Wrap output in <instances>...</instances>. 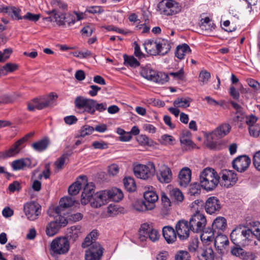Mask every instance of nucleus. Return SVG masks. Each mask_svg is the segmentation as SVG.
Instances as JSON below:
<instances>
[{
  "label": "nucleus",
  "mask_w": 260,
  "mask_h": 260,
  "mask_svg": "<svg viewBox=\"0 0 260 260\" xmlns=\"http://www.w3.org/2000/svg\"><path fill=\"white\" fill-rule=\"evenodd\" d=\"M220 176L212 168H206L200 175V182L203 188L210 191L214 189L219 183Z\"/></svg>",
  "instance_id": "obj_1"
},
{
  "label": "nucleus",
  "mask_w": 260,
  "mask_h": 260,
  "mask_svg": "<svg viewBox=\"0 0 260 260\" xmlns=\"http://www.w3.org/2000/svg\"><path fill=\"white\" fill-rule=\"evenodd\" d=\"M231 129V126L228 123H222L218 126L212 133L211 138L213 139L214 137H217L221 138L228 135Z\"/></svg>",
  "instance_id": "obj_21"
},
{
  "label": "nucleus",
  "mask_w": 260,
  "mask_h": 260,
  "mask_svg": "<svg viewBox=\"0 0 260 260\" xmlns=\"http://www.w3.org/2000/svg\"><path fill=\"white\" fill-rule=\"evenodd\" d=\"M171 49V45L168 41L165 39H158V53L157 54L164 55L166 54Z\"/></svg>",
  "instance_id": "obj_29"
},
{
  "label": "nucleus",
  "mask_w": 260,
  "mask_h": 260,
  "mask_svg": "<svg viewBox=\"0 0 260 260\" xmlns=\"http://www.w3.org/2000/svg\"><path fill=\"white\" fill-rule=\"evenodd\" d=\"M87 99H88L82 96L76 97L74 102L75 108L78 109L79 111H81V110H83V108H84V105Z\"/></svg>",
  "instance_id": "obj_49"
},
{
  "label": "nucleus",
  "mask_w": 260,
  "mask_h": 260,
  "mask_svg": "<svg viewBox=\"0 0 260 260\" xmlns=\"http://www.w3.org/2000/svg\"><path fill=\"white\" fill-rule=\"evenodd\" d=\"M75 200L74 198L70 197L62 198L59 201V206L55 208V211L56 213H61L62 208H67L72 206Z\"/></svg>",
  "instance_id": "obj_28"
},
{
  "label": "nucleus",
  "mask_w": 260,
  "mask_h": 260,
  "mask_svg": "<svg viewBox=\"0 0 260 260\" xmlns=\"http://www.w3.org/2000/svg\"><path fill=\"white\" fill-rule=\"evenodd\" d=\"M18 69V66L15 63H7L3 66L2 72L4 75H7L9 73H12Z\"/></svg>",
  "instance_id": "obj_48"
},
{
  "label": "nucleus",
  "mask_w": 260,
  "mask_h": 260,
  "mask_svg": "<svg viewBox=\"0 0 260 260\" xmlns=\"http://www.w3.org/2000/svg\"><path fill=\"white\" fill-rule=\"evenodd\" d=\"M191 52V49L186 44L179 45L176 48L175 56L179 59H182L184 56Z\"/></svg>",
  "instance_id": "obj_32"
},
{
  "label": "nucleus",
  "mask_w": 260,
  "mask_h": 260,
  "mask_svg": "<svg viewBox=\"0 0 260 260\" xmlns=\"http://www.w3.org/2000/svg\"><path fill=\"white\" fill-rule=\"evenodd\" d=\"M219 183L228 188L234 185L238 180L237 174L232 170H224L219 173Z\"/></svg>",
  "instance_id": "obj_9"
},
{
  "label": "nucleus",
  "mask_w": 260,
  "mask_h": 260,
  "mask_svg": "<svg viewBox=\"0 0 260 260\" xmlns=\"http://www.w3.org/2000/svg\"><path fill=\"white\" fill-rule=\"evenodd\" d=\"M158 8L161 14L170 16L179 13L181 7L178 3L174 0H164L158 5Z\"/></svg>",
  "instance_id": "obj_4"
},
{
  "label": "nucleus",
  "mask_w": 260,
  "mask_h": 260,
  "mask_svg": "<svg viewBox=\"0 0 260 260\" xmlns=\"http://www.w3.org/2000/svg\"><path fill=\"white\" fill-rule=\"evenodd\" d=\"M156 175L158 181L162 183H168L172 179V171L166 165H162L160 167Z\"/></svg>",
  "instance_id": "obj_16"
},
{
  "label": "nucleus",
  "mask_w": 260,
  "mask_h": 260,
  "mask_svg": "<svg viewBox=\"0 0 260 260\" xmlns=\"http://www.w3.org/2000/svg\"><path fill=\"white\" fill-rule=\"evenodd\" d=\"M199 260H213L214 253L211 247H206L203 249L202 253L199 255Z\"/></svg>",
  "instance_id": "obj_37"
},
{
  "label": "nucleus",
  "mask_w": 260,
  "mask_h": 260,
  "mask_svg": "<svg viewBox=\"0 0 260 260\" xmlns=\"http://www.w3.org/2000/svg\"><path fill=\"white\" fill-rule=\"evenodd\" d=\"M191 177V171L188 167L181 170L178 175V182L180 186L186 187L190 183Z\"/></svg>",
  "instance_id": "obj_17"
},
{
  "label": "nucleus",
  "mask_w": 260,
  "mask_h": 260,
  "mask_svg": "<svg viewBox=\"0 0 260 260\" xmlns=\"http://www.w3.org/2000/svg\"><path fill=\"white\" fill-rule=\"evenodd\" d=\"M107 194V200L115 202L120 201L123 197L122 191L119 188H113L110 190H105Z\"/></svg>",
  "instance_id": "obj_22"
},
{
  "label": "nucleus",
  "mask_w": 260,
  "mask_h": 260,
  "mask_svg": "<svg viewBox=\"0 0 260 260\" xmlns=\"http://www.w3.org/2000/svg\"><path fill=\"white\" fill-rule=\"evenodd\" d=\"M81 178H84L82 180V182H80V181H77L74 183L72 184L68 189L69 193L72 196L77 195L80 190L81 189L82 186L84 185L86 183V180L85 179V177H81Z\"/></svg>",
  "instance_id": "obj_30"
},
{
  "label": "nucleus",
  "mask_w": 260,
  "mask_h": 260,
  "mask_svg": "<svg viewBox=\"0 0 260 260\" xmlns=\"http://www.w3.org/2000/svg\"><path fill=\"white\" fill-rule=\"evenodd\" d=\"M253 164L255 168L260 171V151L255 153L253 157Z\"/></svg>",
  "instance_id": "obj_63"
},
{
  "label": "nucleus",
  "mask_w": 260,
  "mask_h": 260,
  "mask_svg": "<svg viewBox=\"0 0 260 260\" xmlns=\"http://www.w3.org/2000/svg\"><path fill=\"white\" fill-rule=\"evenodd\" d=\"M49 140L48 138H44L32 144V148L37 152H42L47 149L49 144Z\"/></svg>",
  "instance_id": "obj_31"
},
{
  "label": "nucleus",
  "mask_w": 260,
  "mask_h": 260,
  "mask_svg": "<svg viewBox=\"0 0 260 260\" xmlns=\"http://www.w3.org/2000/svg\"><path fill=\"white\" fill-rule=\"evenodd\" d=\"M250 229L252 234V238L255 236L258 240L260 241V222H252Z\"/></svg>",
  "instance_id": "obj_46"
},
{
  "label": "nucleus",
  "mask_w": 260,
  "mask_h": 260,
  "mask_svg": "<svg viewBox=\"0 0 260 260\" xmlns=\"http://www.w3.org/2000/svg\"><path fill=\"white\" fill-rule=\"evenodd\" d=\"M57 215L55 217V220L54 222H56L59 227L60 228L62 226H65L67 223L68 221L67 219L60 215V213H56Z\"/></svg>",
  "instance_id": "obj_57"
},
{
  "label": "nucleus",
  "mask_w": 260,
  "mask_h": 260,
  "mask_svg": "<svg viewBox=\"0 0 260 260\" xmlns=\"http://www.w3.org/2000/svg\"><path fill=\"white\" fill-rule=\"evenodd\" d=\"M22 145L21 143H18V140L11 148L4 152L3 156L5 157H8L13 156L18 154L23 147V146H22Z\"/></svg>",
  "instance_id": "obj_34"
},
{
  "label": "nucleus",
  "mask_w": 260,
  "mask_h": 260,
  "mask_svg": "<svg viewBox=\"0 0 260 260\" xmlns=\"http://www.w3.org/2000/svg\"><path fill=\"white\" fill-rule=\"evenodd\" d=\"M226 220L223 217H217L212 224V229L217 233L223 232L226 228Z\"/></svg>",
  "instance_id": "obj_24"
},
{
  "label": "nucleus",
  "mask_w": 260,
  "mask_h": 260,
  "mask_svg": "<svg viewBox=\"0 0 260 260\" xmlns=\"http://www.w3.org/2000/svg\"><path fill=\"white\" fill-rule=\"evenodd\" d=\"M249 132L251 136L257 137L260 133V126L257 124L251 126L249 127Z\"/></svg>",
  "instance_id": "obj_59"
},
{
  "label": "nucleus",
  "mask_w": 260,
  "mask_h": 260,
  "mask_svg": "<svg viewBox=\"0 0 260 260\" xmlns=\"http://www.w3.org/2000/svg\"><path fill=\"white\" fill-rule=\"evenodd\" d=\"M251 164L250 158L246 155H241L233 160L232 166L238 172L245 171Z\"/></svg>",
  "instance_id": "obj_12"
},
{
  "label": "nucleus",
  "mask_w": 260,
  "mask_h": 260,
  "mask_svg": "<svg viewBox=\"0 0 260 260\" xmlns=\"http://www.w3.org/2000/svg\"><path fill=\"white\" fill-rule=\"evenodd\" d=\"M81 226L80 225H74L68 229L67 237L68 239L75 242L82 235Z\"/></svg>",
  "instance_id": "obj_25"
},
{
  "label": "nucleus",
  "mask_w": 260,
  "mask_h": 260,
  "mask_svg": "<svg viewBox=\"0 0 260 260\" xmlns=\"http://www.w3.org/2000/svg\"><path fill=\"white\" fill-rule=\"evenodd\" d=\"M144 46L146 51L151 55H155L158 53V40H148L145 42Z\"/></svg>",
  "instance_id": "obj_27"
},
{
  "label": "nucleus",
  "mask_w": 260,
  "mask_h": 260,
  "mask_svg": "<svg viewBox=\"0 0 260 260\" xmlns=\"http://www.w3.org/2000/svg\"><path fill=\"white\" fill-rule=\"evenodd\" d=\"M119 171V168L116 164H113L109 166L108 173L112 176L116 175Z\"/></svg>",
  "instance_id": "obj_64"
},
{
  "label": "nucleus",
  "mask_w": 260,
  "mask_h": 260,
  "mask_svg": "<svg viewBox=\"0 0 260 260\" xmlns=\"http://www.w3.org/2000/svg\"><path fill=\"white\" fill-rule=\"evenodd\" d=\"M83 191L81 194V202L82 204L86 205L88 203L89 200L94 193V185L92 182L85 183L84 185Z\"/></svg>",
  "instance_id": "obj_19"
},
{
  "label": "nucleus",
  "mask_w": 260,
  "mask_h": 260,
  "mask_svg": "<svg viewBox=\"0 0 260 260\" xmlns=\"http://www.w3.org/2000/svg\"><path fill=\"white\" fill-rule=\"evenodd\" d=\"M124 186L125 189L130 192L136 190V185L134 179L132 177H125L123 179Z\"/></svg>",
  "instance_id": "obj_41"
},
{
  "label": "nucleus",
  "mask_w": 260,
  "mask_h": 260,
  "mask_svg": "<svg viewBox=\"0 0 260 260\" xmlns=\"http://www.w3.org/2000/svg\"><path fill=\"white\" fill-rule=\"evenodd\" d=\"M180 141L182 145L192 148L196 146L195 144L190 140V138H185L184 137H180Z\"/></svg>",
  "instance_id": "obj_60"
},
{
  "label": "nucleus",
  "mask_w": 260,
  "mask_h": 260,
  "mask_svg": "<svg viewBox=\"0 0 260 260\" xmlns=\"http://www.w3.org/2000/svg\"><path fill=\"white\" fill-rule=\"evenodd\" d=\"M19 10L15 7L4 8L2 11L3 12L8 13L9 15H11L12 16H14L16 19H22L23 17L19 16Z\"/></svg>",
  "instance_id": "obj_45"
},
{
  "label": "nucleus",
  "mask_w": 260,
  "mask_h": 260,
  "mask_svg": "<svg viewBox=\"0 0 260 260\" xmlns=\"http://www.w3.org/2000/svg\"><path fill=\"white\" fill-rule=\"evenodd\" d=\"M59 229L60 228L56 222L51 221L46 226V235L49 237H52L58 233Z\"/></svg>",
  "instance_id": "obj_36"
},
{
  "label": "nucleus",
  "mask_w": 260,
  "mask_h": 260,
  "mask_svg": "<svg viewBox=\"0 0 260 260\" xmlns=\"http://www.w3.org/2000/svg\"><path fill=\"white\" fill-rule=\"evenodd\" d=\"M156 72L149 67H143L140 71L141 75L145 78L152 81Z\"/></svg>",
  "instance_id": "obj_39"
},
{
  "label": "nucleus",
  "mask_w": 260,
  "mask_h": 260,
  "mask_svg": "<svg viewBox=\"0 0 260 260\" xmlns=\"http://www.w3.org/2000/svg\"><path fill=\"white\" fill-rule=\"evenodd\" d=\"M221 208L219 200L215 197L209 198L205 205V209L207 213L210 214L217 213Z\"/></svg>",
  "instance_id": "obj_15"
},
{
  "label": "nucleus",
  "mask_w": 260,
  "mask_h": 260,
  "mask_svg": "<svg viewBox=\"0 0 260 260\" xmlns=\"http://www.w3.org/2000/svg\"><path fill=\"white\" fill-rule=\"evenodd\" d=\"M23 210L27 218L30 220L37 218L40 214L39 205L35 202L25 203L23 206Z\"/></svg>",
  "instance_id": "obj_13"
},
{
  "label": "nucleus",
  "mask_w": 260,
  "mask_h": 260,
  "mask_svg": "<svg viewBox=\"0 0 260 260\" xmlns=\"http://www.w3.org/2000/svg\"><path fill=\"white\" fill-rule=\"evenodd\" d=\"M135 175L138 178L146 180L153 177L155 173L153 163L149 162L146 165L138 164L134 167Z\"/></svg>",
  "instance_id": "obj_3"
},
{
  "label": "nucleus",
  "mask_w": 260,
  "mask_h": 260,
  "mask_svg": "<svg viewBox=\"0 0 260 260\" xmlns=\"http://www.w3.org/2000/svg\"><path fill=\"white\" fill-rule=\"evenodd\" d=\"M124 64L131 67L136 68L140 65L139 61L133 56L123 55Z\"/></svg>",
  "instance_id": "obj_43"
},
{
  "label": "nucleus",
  "mask_w": 260,
  "mask_h": 260,
  "mask_svg": "<svg viewBox=\"0 0 260 260\" xmlns=\"http://www.w3.org/2000/svg\"><path fill=\"white\" fill-rule=\"evenodd\" d=\"M176 231L179 238L181 240L187 239L189 236L190 225L187 221L180 220L175 226Z\"/></svg>",
  "instance_id": "obj_11"
},
{
  "label": "nucleus",
  "mask_w": 260,
  "mask_h": 260,
  "mask_svg": "<svg viewBox=\"0 0 260 260\" xmlns=\"http://www.w3.org/2000/svg\"><path fill=\"white\" fill-rule=\"evenodd\" d=\"M95 101L92 99H88L84 105V108L79 113L87 112L91 114H94L95 112Z\"/></svg>",
  "instance_id": "obj_35"
},
{
  "label": "nucleus",
  "mask_w": 260,
  "mask_h": 260,
  "mask_svg": "<svg viewBox=\"0 0 260 260\" xmlns=\"http://www.w3.org/2000/svg\"><path fill=\"white\" fill-rule=\"evenodd\" d=\"M139 238L142 241H145L146 238L148 237L151 241L155 242L159 238L158 231L153 229L148 223H144L141 225L139 231Z\"/></svg>",
  "instance_id": "obj_8"
},
{
  "label": "nucleus",
  "mask_w": 260,
  "mask_h": 260,
  "mask_svg": "<svg viewBox=\"0 0 260 260\" xmlns=\"http://www.w3.org/2000/svg\"><path fill=\"white\" fill-rule=\"evenodd\" d=\"M70 249L69 240L66 237H58L54 239L50 245V250L55 254H64Z\"/></svg>",
  "instance_id": "obj_5"
},
{
  "label": "nucleus",
  "mask_w": 260,
  "mask_h": 260,
  "mask_svg": "<svg viewBox=\"0 0 260 260\" xmlns=\"http://www.w3.org/2000/svg\"><path fill=\"white\" fill-rule=\"evenodd\" d=\"M107 196L105 190L97 192L92 195V197L89 200L88 203L93 208H99L108 202Z\"/></svg>",
  "instance_id": "obj_14"
},
{
  "label": "nucleus",
  "mask_w": 260,
  "mask_h": 260,
  "mask_svg": "<svg viewBox=\"0 0 260 260\" xmlns=\"http://www.w3.org/2000/svg\"><path fill=\"white\" fill-rule=\"evenodd\" d=\"M168 75L162 72L155 73L152 81L160 84H164L169 81Z\"/></svg>",
  "instance_id": "obj_38"
},
{
  "label": "nucleus",
  "mask_w": 260,
  "mask_h": 260,
  "mask_svg": "<svg viewBox=\"0 0 260 260\" xmlns=\"http://www.w3.org/2000/svg\"><path fill=\"white\" fill-rule=\"evenodd\" d=\"M199 244V240L197 238H194L191 240L188 245V250L191 252H195L198 247Z\"/></svg>",
  "instance_id": "obj_62"
},
{
  "label": "nucleus",
  "mask_w": 260,
  "mask_h": 260,
  "mask_svg": "<svg viewBox=\"0 0 260 260\" xmlns=\"http://www.w3.org/2000/svg\"><path fill=\"white\" fill-rule=\"evenodd\" d=\"M207 220L205 215L197 212L193 214L189 219V223L190 230L195 233L201 232L204 230Z\"/></svg>",
  "instance_id": "obj_6"
},
{
  "label": "nucleus",
  "mask_w": 260,
  "mask_h": 260,
  "mask_svg": "<svg viewBox=\"0 0 260 260\" xmlns=\"http://www.w3.org/2000/svg\"><path fill=\"white\" fill-rule=\"evenodd\" d=\"M137 141L141 145H150L152 143V140L144 135L139 136Z\"/></svg>",
  "instance_id": "obj_56"
},
{
  "label": "nucleus",
  "mask_w": 260,
  "mask_h": 260,
  "mask_svg": "<svg viewBox=\"0 0 260 260\" xmlns=\"http://www.w3.org/2000/svg\"><path fill=\"white\" fill-rule=\"evenodd\" d=\"M191 100L190 98H178L174 101L173 104L176 107L187 108L189 107Z\"/></svg>",
  "instance_id": "obj_40"
},
{
  "label": "nucleus",
  "mask_w": 260,
  "mask_h": 260,
  "mask_svg": "<svg viewBox=\"0 0 260 260\" xmlns=\"http://www.w3.org/2000/svg\"><path fill=\"white\" fill-rule=\"evenodd\" d=\"M201 184L194 183L191 184L189 188V193L192 196H196L200 193Z\"/></svg>",
  "instance_id": "obj_58"
},
{
  "label": "nucleus",
  "mask_w": 260,
  "mask_h": 260,
  "mask_svg": "<svg viewBox=\"0 0 260 260\" xmlns=\"http://www.w3.org/2000/svg\"><path fill=\"white\" fill-rule=\"evenodd\" d=\"M94 131V127L92 126L85 125L83 126L80 130V136L84 137L86 136L90 135Z\"/></svg>",
  "instance_id": "obj_53"
},
{
  "label": "nucleus",
  "mask_w": 260,
  "mask_h": 260,
  "mask_svg": "<svg viewBox=\"0 0 260 260\" xmlns=\"http://www.w3.org/2000/svg\"><path fill=\"white\" fill-rule=\"evenodd\" d=\"M230 237L234 244L244 247L250 244L252 239V234L249 228L244 230L236 228L232 231Z\"/></svg>",
  "instance_id": "obj_2"
},
{
  "label": "nucleus",
  "mask_w": 260,
  "mask_h": 260,
  "mask_svg": "<svg viewBox=\"0 0 260 260\" xmlns=\"http://www.w3.org/2000/svg\"><path fill=\"white\" fill-rule=\"evenodd\" d=\"M57 98L56 94L51 93L47 98H35L27 103V109L30 111H34L36 108L42 110L48 107L50 102Z\"/></svg>",
  "instance_id": "obj_7"
},
{
  "label": "nucleus",
  "mask_w": 260,
  "mask_h": 260,
  "mask_svg": "<svg viewBox=\"0 0 260 260\" xmlns=\"http://www.w3.org/2000/svg\"><path fill=\"white\" fill-rule=\"evenodd\" d=\"M134 208L138 211L143 212L146 210H150L148 205L145 204V202L139 200H137L134 203Z\"/></svg>",
  "instance_id": "obj_44"
},
{
  "label": "nucleus",
  "mask_w": 260,
  "mask_h": 260,
  "mask_svg": "<svg viewBox=\"0 0 260 260\" xmlns=\"http://www.w3.org/2000/svg\"><path fill=\"white\" fill-rule=\"evenodd\" d=\"M51 5L53 7V9H55L57 11V9H60L62 10H67L68 5L65 3L61 0H52Z\"/></svg>",
  "instance_id": "obj_50"
},
{
  "label": "nucleus",
  "mask_w": 260,
  "mask_h": 260,
  "mask_svg": "<svg viewBox=\"0 0 260 260\" xmlns=\"http://www.w3.org/2000/svg\"><path fill=\"white\" fill-rule=\"evenodd\" d=\"M211 75L209 72L206 70L201 71L199 75V82L201 85H204L208 83L210 78Z\"/></svg>",
  "instance_id": "obj_47"
},
{
  "label": "nucleus",
  "mask_w": 260,
  "mask_h": 260,
  "mask_svg": "<svg viewBox=\"0 0 260 260\" xmlns=\"http://www.w3.org/2000/svg\"><path fill=\"white\" fill-rule=\"evenodd\" d=\"M176 231L170 226H166L162 229V235L168 243H173L176 240Z\"/></svg>",
  "instance_id": "obj_23"
},
{
  "label": "nucleus",
  "mask_w": 260,
  "mask_h": 260,
  "mask_svg": "<svg viewBox=\"0 0 260 260\" xmlns=\"http://www.w3.org/2000/svg\"><path fill=\"white\" fill-rule=\"evenodd\" d=\"M75 14L76 15L70 13L66 14L65 24L67 23L69 26H71L73 25L76 21H79L82 19L77 13H75Z\"/></svg>",
  "instance_id": "obj_42"
},
{
  "label": "nucleus",
  "mask_w": 260,
  "mask_h": 260,
  "mask_svg": "<svg viewBox=\"0 0 260 260\" xmlns=\"http://www.w3.org/2000/svg\"><path fill=\"white\" fill-rule=\"evenodd\" d=\"M119 209L117 205L111 204L108 207L107 213L109 216H114L119 213Z\"/></svg>",
  "instance_id": "obj_61"
},
{
  "label": "nucleus",
  "mask_w": 260,
  "mask_h": 260,
  "mask_svg": "<svg viewBox=\"0 0 260 260\" xmlns=\"http://www.w3.org/2000/svg\"><path fill=\"white\" fill-rule=\"evenodd\" d=\"M201 239L204 243H207L214 240V234L216 233L212 229L207 228L202 231Z\"/></svg>",
  "instance_id": "obj_33"
},
{
  "label": "nucleus",
  "mask_w": 260,
  "mask_h": 260,
  "mask_svg": "<svg viewBox=\"0 0 260 260\" xmlns=\"http://www.w3.org/2000/svg\"><path fill=\"white\" fill-rule=\"evenodd\" d=\"M68 154H63L54 162V165L58 171L62 168L66 160L68 158Z\"/></svg>",
  "instance_id": "obj_51"
},
{
  "label": "nucleus",
  "mask_w": 260,
  "mask_h": 260,
  "mask_svg": "<svg viewBox=\"0 0 260 260\" xmlns=\"http://www.w3.org/2000/svg\"><path fill=\"white\" fill-rule=\"evenodd\" d=\"M48 14H53V16L48 17L47 19L51 21H54L59 25H65L66 14L62 13H57L55 9L48 12Z\"/></svg>",
  "instance_id": "obj_26"
},
{
  "label": "nucleus",
  "mask_w": 260,
  "mask_h": 260,
  "mask_svg": "<svg viewBox=\"0 0 260 260\" xmlns=\"http://www.w3.org/2000/svg\"><path fill=\"white\" fill-rule=\"evenodd\" d=\"M176 260H190V256L186 251H179L175 255Z\"/></svg>",
  "instance_id": "obj_54"
},
{
  "label": "nucleus",
  "mask_w": 260,
  "mask_h": 260,
  "mask_svg": "<svg viewBox=\"0 0 260 260\" xmlns=\"http://www.w3.org/2000/svg\"><path fill=\"white\" fill-rule=\"evenodd\" d=\"M26 166L24 160L18 159L13 161L12 166L14 170H18L23 168Z\"/></svg>",
  "instance_id": "obj_55"
},
{
  "label": "nucleus",
  "mask_w": 260,
  "mask_h": 260,
  "mask_svg": "<svg viewBox=\"0 0 260 260\" xmlns=\"http://www.w3.org/2000/svg\"><path fill=\"white\" fill-rule=\"evenodd\" d=\"M170 193L172 197L178 202H181L184 199L182 192L178 188L173 189Z\"/></svg>",
  "instance_id": "obj_52"
},
{
  "label": "nucleus",
  "mask_w": 260,
  "mask_h": 260,
  "mask_svg": "<svg viewBox=\"0 0 260 260\" xmlns=\"http://www.w3.org/2000/svg\"><path fill=\"white\" fill-rule=\"evenodd\" d=\"M145 204L148 205L149 210L153 209L155 207V203L158 200V196L153 190H147L144 193Z\"/></svg>",
  "instance_id": "obj_20"
},
{
  "label": "nucleus",
  "mask_w": 260,
  "mask_h": 260,
  "mask_svg": "<svg viewBox=\"0 0 260 260\" xmlns=\"http://www.w3.org/2000/svg\"><path fill=\"white\" fill-rule=\"evenodd\" d=\"M229 244L228 237L220 233H218L214 239V245L219 254H223L225 252V247Z\"/></svg>",
  "instance_id": "obj_18"
},
{
  "label": "nucleus",
  "mask_w": 260,
  "mask_h": 260,
  "mask_svg": "<svg viewBox=\"0 0 260 260\" xmlns=\"http://www.w3.org/2000/svg\"><path fill=\"white\" fill-rule=\"evenodd\" d=\"M103 249L100 244H93L85 251V260H101Z\"/></svg>",
  "instance_id": "obj_10"
}]
</instances>
